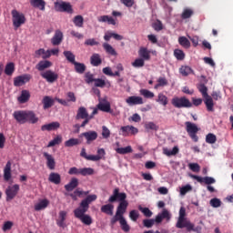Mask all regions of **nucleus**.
Segmentation results:
<instances>
[{
	"instance_id": "f257e3e1",
	"label": "nucleus",
	"mask_w": 233,
	"mask_h": 233,
	"mask_svg": "<svg viewBox=\"0 0 233 233\" xmlns=\"http://www.w3.org/2000/svg\"><path fill=\"white\" fill-rule=\"evenodd\" d=\"M120 201L116 208V214L118 216H125L127 208H128V201H127V193H120L119 187H116L113 191L112 197L108 198V203H116V201Z\"/></svg>"
},
{
	"instance_id": "f03ea898",
	"label": "nucleus",
	"mask_w": 233,
	"mask_h": 233,
	"mask_svg": "<svg viewBox=\"0 0 233 233\" xmlns=\"http://www.w3.org/2000/svg\"><path fill=\"white\" fill-rule=\"evenodd\" d=\"M197 88L200 94H202V97L204 99V103L206 105V108L208 112H214V100L212 96L208 94V87L205 86V84H198Z\"/></svg>"
},
{
	"instance_id": "7ed1b4c3",
	"label": "nucleus",
	"mask_w": 233,
	"mask_h": 233,
	"mask_svg": "<svg viewBox=\"0 0 233 233\" xmlns=\"http://www.w3.org/2000/svg\"><path fill=\"white\" fill-rule=\"evenodd\" d=\"M88 212V209L84 208H76L74 210V216L76 218V219H79L81 223L84 225H86L87 227H90L94 223V220L92 219V217L88 214H86Z\"/></svg>"
},
{
	"instance_id": "20e7f679",
	"label": "nucleus",
	"mask_w": 233,
	"mask_h": 233,
	"mask_svg": "<svg viewBox=\"0 0 233 233\" xmlns=\"http://www.w3.org/2000/svg\"><path fill=\"white\" fill-rule=\"evenodd\" d=\"M186 131L187 132L189 137L194 141V143H198L199 141V137H198V133L199 132V127L192 122H185Z\"/></svg>"
},
{
	"instance_id": "39448f33",
	"label": "nucleus",
	"mask_w": 233,
	"mask_h": 233,
	"mask_svg": "<svg viewBox=\"0 0 233 233\" xmlns=\"http://www.w3.org/2000/svg\"><path fill=\"white\" fill-rule=\"evenodd\" d=\"M171 105H173L175 108H192V102L185 96H176L172 98Z\"/></svg>"
},
{
	"instance_id": "423d86ee",
	"label": "nucleus",
	"mask_w": 233,
	"mask_h": 233,
	"mask_svg": "<svg viewBox=\"0 0 233 233\" xmlns=\"http://www.w3.org/2000/svg\"><path fill=\"white\" fill-rule=\"evenodd\" d=\"M116 221H119L121 229L124 232H130V226L127 222V219L124 216L118 215L117 213L115 214V216L110 220V225L114 227L116 223Z\"/></svg>"
},
{
	"instance_id": "0eeeda50",
	"label": "nucleus",
	"mask_w": 233,
	"mask_h": 233,
	"mask_svg": "<svg viewBox=\"0 0 233 233\" xmlns=\"http://www.w3.org/2000/svg\"><path fill=\"white\" fill-rule=\"evenodd\" d=\"M11 14L13 17V25L15 26V30L26 23V17H25L23 13H19V11L14 9Z\"/></svg>"
},
{
	"instance_id": "6e6552de",
	"label": "nucleus",
	"mask_w": 233,
	"mask_h": 233,
	"mask_svg": "<svg viewBox=\"0 0 233 233\" xmlns=\"http://www.w3.org/2000/svg\"><path fill=\"white\" fill-rule=\"evenodd\" d=\"M55 10L56 12H64L66 14H74V8L72 5L68 2H56L55 3Z\"/></svg>"
},
{
	"instance_id": "1a4fd4ad",
	"label": "nucleus",
	"mask_w": 233,
	"mask_h": 233,
	"mask_svg": "<svg viewBox=\"0 0 233 233\" xmlns=\"http://www.w3.org/2000/svg\"><path fill=\"white\" fill-rule=\"evenodd\" d=\"M176 227L177 228H186L187 232H196V228H194V223H191L188 218H177Z\"/></svg>"
},
{
	"instance_id": "9d476101",
	"label": "nucleus",
	"mask_w": 233,
	"mask_h": 233,
	"mask_svg": "<svg viewBox=\"0 0 233 233\" xmlns=\"http://www.w3.org/2000/svg\"><path fill=\"white\" fill-rule=\"evenodd\" d=\"M43 79H46L47 83H56L59 79V75L53 70H46L40 74Z\"/></svg>"
},
{
	"instance_id": "9b49d317",
	"label": "nucleus",
	"mask_w": 233,
	"mask_h": 233,
	"mask_svg": "<svg viewBox=\"0 0 233 233\" xmlns=\"http://www.w3.org/2000/svg\"><path fill=\"white\" fill-rule=\"evenodd\" d=\"M120 131L122 132V136H124V137H128V136H136V134L139 133V129L134 126L121 127Z\"/></svg>"
},
{
	"instance_id": "f8f14e48",
	"label": "nucleus",
	"mask_w": 233,
	"mask_h": 233,
	"mask_svg": "<svg viewBox=\"0 0 233 233\" xmlns=\"http://www.w3.org/2000/svg\"><path fill=\"white\" fill-rule=\"evenodd\" d=\"M18 192L19 185L15 184L12 187H8L5 190L6 201H12L17 196Z\"/></svg>"
},
{
	"instance_id": "ddd939ff",
	"label": "nucleus",
	"mask_w": 233,
	"mask_h": 233,
	"mask_svg": "<svg viewBox=\"0 0 233 233\" xmlns=\"http://www.w3.org/2000/svg\"><path fill=\"white\" fill-rule=\"evenodd\" d=\"M32 79V76L25 74L14 78V86H23Z\"/></svg>"
},
{
	"instance_id": "4468645a",
	"label": "nucleus",
	"mask_w": 233,
	"mask_h": 233,
	"mask_svg": "<svg viewBox=\"0 0 233 233\" xmlns=\"http://www.w3.org/2000/svg\"><path fill=\"white\" fill-rule=\"evenodd\" d=\"M189 177H192V179H196L198 183H205V185H214L216 183V179L212 177H199L197 175H189Z\"/></svg>"
},
{
	"instance_id": "2eb2a0df",
	"label": "nucleus",
	"mask_w": 233,
	"mask_h": 233,
	"mask_svg": "<svg viewBox=\"0 0 233 233\" xmlns=\"http://www.w3.org/2000/svg\"><path fill=\"white\" fill-rule=\"evenodd\" d=\"M96 199H97V195L87 196L86 198H84L80 202L78 208H86L88 210V208H90V203H92L93 201H96Z\"/></svg>"
},
{
	"instance_id": "dca6fc26",
	"label": "nucleus",
	"mask_w": 233,
	"mask_h": 233,
	"mask_svg": "<svg viewBox=\"0 0 233 233\" xmlns=\"http://www.w3.org/2000/svg\"><path fill=\"white\" fill-rule=\"evenodd\" d=\"M80 137H85L86 141V145H91L93 141H96V139H97V132L96 131L84 132L80 135Z\"/></svg>"
},
{
	"instance_id": "f3484780",
	"label": "nucleus",
	"mask_w": 233,
	"mask_h": 233,
	"mask_svg": "<svg viewBox=\"0 0 233 233\" xmlns=\"http://www.w3.org/2000/svg\"><path fill=\"white\" fill-rule=\"evenodd\" d=\"M13 117L15 119L16 123L20 125H25L26 117V110H17L13 113Z\"/></svg>"
},
{
	"instance_id": "a211bd4d",
	"label": "nucleus",
	"mask_w": 233,
	"mask_h": 233,
	"mask_svg": "<svg viewBox=\"0 0 233 233\" xmlns=\"http://www.w3.org/2000/svg\"><path fill=\"white\" fill-rule=\"evenodd\" d=\"M43 156L45 159L46 160V167L49 168V170H55L56 169V158H54V156H52L48 152H44Z\"/></svg>"
},
{
	"instance_id": "6ab92c4d",
	"label": "nucleus",
	"mask_w": 233,
	"mask_h": 233,
	"mask_svg": "<svg viewBox=\"0 0 233 233\" xmlns=\"http://www.w3.org/2000/svg\"><path fill=\"white\" fill-rule=\"evenodd\" d=\"M39 121V117L35 115V112L32 110H25V123L35 125Z\"/></svg>"
},
{
	"instance_id": "aec40b11",
	"label": "nucleus",
	"mask_w": 233,
	"mask_h": 233,
	"mask_svg": "<svg viewBox=\"0 0 233 233\" xmlns=\"http://www.w3.org/2000/svg\"><path fill=\"white\" fill-rule=\"evenodd\" d=\"M61 43H63V32L56 30L54 36L51 38V44L53 46H59Z\"/></svg>"
},
{
	"instance_id": "412c9836",
	"label": "nucleus",
	"mask_w": 233,
	"mask_h": 233,
	"mask_svg": "<svg viewBox=\"0 0 233 233\" xmlns=\"http://www.w3.org/2000/svg\"><path fill=\"white\" fill-rule=\"evenodd\" d=\"M126 103L129 105V106H134L136 105H143V97L132 96L126 99Z\"/></svg>"
},
{
	"instance_id": "4be33fe9",
	"label": "nucleus",
	"mask_w": 233,
	"mask_h": 233,
	"mask_svg": "<svg viewBox=\"0 0 233 233\" xmlns=\"http://www.w3.org/2000/svg\"><path fill=\"white\" fill-rule=\"evenodd\" d=\"M170 212L167 209H163L161 213L157 215L156 218L154 219L155 223H162L164 219L170 221Z\"/></svg>"
},
{
	"instance_id": "5701e85b",
	"label": "nucleus",
	"mask_w": 233,
	"mask_h": 233,
	"mask_svg": "<svg viewBox=\"0 0 233 233\" xmlns=\"http://www.w3.org/2000/svg\"><path fill=\"white\" fill-rule=\"evenodd\" d=\"M61 127V124L59 122H52L49 124L43 125L41 127L42 132H52V130H57Z\"/></svg>"
},
{
	"instance_id": "b1692460",
	"label": "nucleus",
	"mask_w": 233,
	"mask_h": 233,
	"mask_svg": "<svg viewBox=\"0 0 233 233\" xmlns=\"http://www.w3.org/2000/svg\"><path fill=\"white\" fill-rule=\"evenodd\" d=\"M17 101L21 105L28 103V101H30V91L26 89L22 90L20 96L17 97Z\"/></svg>"
},
{
	"instance_id": "393cba45",
	"label": "nucleus",
	"mask_w": 233,
	"mask_h": 233,
	"mask_svg": "<svg viewBox=\"0 0 233 233\" xmlns=\"http://www.w3.org/2000/svg\"><path fill=\"white\" fill-rule=\"evenodd\" d=\"M4 179L5 181H10L12 179V162L7 161L4 168Z\"/></svg>"
},
{
	"instance_id": "a878e982",
	"label": "nucleus",
	"mask_w": 233,
	"mask_h": 233,
	"mask_svg": "<svg viewBox=\"0 0 233 233\" xmlns=\"http://www.w3.org/2000/svg\"><path fill=\"white\" fill-rule=\"evenodd\" d=\"M98 110H101V112H107L109 114H112V109L110 106V102L106 100L100 101L97 105Z\"/></svg>"
},
{
	"instance_id": "bb28decb",
	"label": "nucleus",
	"mask_w": 233,
	"mask_h": 233,
	"mask_svg": "<svg viewBox=\"0 0 233 233\" xmlns=\"http://www.w3.org/2000/svg\"><path fill=\"white\" fill-rule=\"evenodd\" d=\"M100 210L103 214H106V216H114V205L112 202L102 206Z\"/></svg>"
},
{
	"instance_id": "cd10ccee",
	"label": "nucleus",
	"mask_w": 233,
	"mask_h": 233,
	"mask_svg": "<svg viewBox=\"0 0 233 233\" xmlns=\"http://www.w3.org/2000/svg\"><path fill=\"white\" fill-rule=\"evenodd\" d=\"M79 186V179L73 177L70 182L65 186L66 192H72L75 188Z\"/></svg>"
},
{
	"instance_id": "c85d7f7f",
	"label": "nucleus",
	"mask_w": 233,
	"mask_h": 233,
	"mask_svg": "<svg viewBox=\"0 0 233 233\" xmlns=\"http://www.w3.org/2000/svg\"><path fill=\"white\" fill-rule=\"evenodd\" d=\"M138 56L144 61H150V50L147 47H140L138 50Z\"/></svg>"
},
{
	"instance_id": "c756f323",
	"label": "nucleus",
	"mask_w": 233,
	"mask_h": 233,
	"mask_svg": "<svg viewBox=\"0 0 233 233\" xmlns=\"http://www.w3.org/2000/svg\"><path fill=\"white\" fill-rule=\"evenodd\" d=\"M35 57L42 59H49L50 57V50H45V48H40L35 52Z\"/></svg>"
},
{
	"instance_id": "7c9ffc66",
	"label": "nucleus",
	"mask_w": 233,
	"mask_h": 233,
	"mask_svg": "<svg viewBox=\"0 0 233 233\" xmlns=\"http://www.w3.org/2000/svg\"><path fill=\"white\" fill-rule=\"evenodd\" d=\"M103 63V60L101 59V55L95 53L90 57V64L92 66H99Z\"/></svg>"
},
{
	"instance_id": "2f4dec72",
	"label": "nucleus",
	"mask_w": 233,
	"mask_h": 233,
	"mask_svg": "<svg viewBox=\"0 0 233 233\" xmlns=\"http://www.w3.org/2000/svg\"><path fill=\"white\" fill-rule=\"evenodd\" d=\"M30 5L34 6V8H38L45 12V6H46V2L45 0H30Z\"/></svg>"
},
{
	"instance_id": "473e14b6",
	"label": "nucleus",
	"mask_w": 233,
	"mask_h": 233,
	"mask_svg": "<svg viewBox=\"0 0 233 233\" xmlns=\"http://www.w3.org/2000/svg\"><path fill=\"white\" fill-rule=\"evenodd\" d=\"M65 221H66V211H60L58 214V219L56 220V225L61 228H65Z\"/></svg>"
},
{
	"instance_id": "72a5a7b5",
	"label": "nucleus",
	"mask_w": 233,
	"mask_h": 233,
	"mask_svg": "<svg viewBox=\"0 0 233 233\" xmlns=\"http://www.w3.org/2000/svg\"><path fill=\"white\" fill-rule=\"evenodd\" d=\"M90 117V116L88 115V111H86V107H79L76 113V119H86Z\"/></svg>"
},
{
	"instance_id": "f704fd0d",
	"label": "nucleus",
	"mask_w": 233,
	"mask_h": 233,
	"mask_svg": "<svg viewBox=\"0 0 233 233\" xmlns=\"http://www.w3.org/2000/svg\"><path fill=\"white\" fill-rule=\"evenodd\" d=\"M52 66V62L48 60H42L36 65V69L39 72H43V70H46V68H50Z\"/></svg>"
},
{
	"instance_id": "c9c22d12",
	"label": "nucleus",
	"mask_w": 233,
	"mask_h": 233,
	"mask_svg": "<svg viewBox=\"0 0 233 233\" xmlns=\"http://www.w3.org/2000/svg\"><path fill=\"white\" fill-rule=\"evenodd\" d=\"M97 21L99 23H108L109 25H113V26H116V20L112 16L101 15L97 18Z\"/></svg>"
},
{
	"instance_id": "e433bc0d",
	"label": "nucleus",
	"mask_w": 233,
	"mask_h": 233,
	"mask_svg": "<svg viewBox=\"0 0 233 233\" xmlns=\"http://www.w3.org/2000/svg\"><path fill=\"white\" fill-rule=\"evenodd\" d=\"M42 103L44 105V110H47V108H52V106H54V99L48 96H44Z\"/></svg>"
},
{
	"instance_id": "4c0bfd02",
	"label": "nucleus",
	"mask_w": 233,
	"mask_h": 233,
	"mask_svg": "<svg viewBox=\"0 0 233 233\" xmlns=\"http://www.w3.org/2000/svg\"><path fill=\"white\" fill-rule=\"evenodd\" d=\"M73 23L77 28H83V25L85 24V18H83V15H77L73 18Z\"/></svg>"
},
{
	"instance_id": "58836bf2",
	"label": "nucleus",
	"mask_w": 233,
	"mask_h": 233,
	"mask_svg": "<svg viewBox=\"0 0 233 233\" xmlns=\"http://www.w3.org/2000/svg\"><path fill=\"white\" fill-rule=\"evenodd\" d=\"M48 181H50V183H54L55 185H59V183H61V175L58 173H50Z\"/></svg>"
},
{
	"instance_id": "ea45409f",
	"label": "nucleus",
	"mask_w": 233,
	"mask_h": 233,
	"mask_svg": "<svg viewBox=\"0 0 233 233\" xmlns=\"http://www.w3.org/2000/svg\"><path fill=\"white\" fill-rule=\"evenodd\" d=\"M73 65L75 66V70L76 74H85L86 70V66H85V64L79 63V62H74Z\"/></svg>"
},
{
	"instance_id": "a19ab883",
	"label": "nucleus",
	"mask_w": 233,
	"mask_h": 233,
	"mask_svg": "<svg viewBox=\"0 0 233 233\" xmlns=\"http://www.w3.org/2000/svg\"><path fill=\"white\" fill-rule=\"evenodd\" d=\"M49 203L50 202L48 201V199L46 198L42 199L39 203L35 205V210L36 211L43 210L46 208V207H48Z\"/></svg>"
},
{
	"instance_id": "79ce46f5",
	"label": "nucleus",
	"mask_w": 233,
	"mask_h": 233,
	"mask_svg": "<svg viewBox=\"0 0 233 233\" xmlns=\"http://www.w3.org/2000/svg\"><path fill=\"white\" fill-rule=\"evenodd\" d=\"M15 72V65L13 62L7 63L5 68V76H12Z\"/></svg>"
},
{
	"instance_id": "37998d69",
	"label": "nucleus",
	"mask_w": 233,
	"mask_h": 233,
	"mask_svg": "<svg viewBox=\"0 0 233 233\" xmlns=\"http://www.w3.org/2000/svg\"><path fill=\"white\" fill-rule=\"evenodd\" d=\"M103 48L109 56H117V52L116 51V49H114L112 46H110V44L104 43Z\"/></svg>"
},
{
	"instance_id": "c03bdc74",
	"label": "nucleus",
	"mask_w": 233,
	"mask_h": 233,
	"mask_svg": "<svg viewBox=\"0 0 233 233\" xmlns=\"http://www.w3.org/2000/svg\"><path fill=\"white\" fill-rule=\"evenodd\" d=\"M77 145H81V141L78 138H69L65 142V147H77Z\"/></svg>"
},
{
	"instance_id": "a18cd8bd",
	"label": "nucleus",
	"mask_w": 233,
	"mask_h": 233,
	"mask_svg": "<svg viewBox=\"0 0 233 233\" xmlns=\"http://www.w3.org/2000/svg\"><path fill=\"white\" fill-rule=\"evenodd\" d=\"M63 54L69 63H71L72 65L76 63V55L72 53V51H64Z\"/></svg>"
},
{
	"instance_id": "49530a36",
	"label": "nucleus",
	"mask_w": 233,
	"mask_h": 233,
	"mask_svg": "<svg viewBox=\"0 0 233 233\" xmlns=\"http://www.w3.org/2000/svg\"><path fill=\"white\" fill-rule=\"evenodd\" d=\"M178 44L180 46H183V48H188L190 46V40L187 38V36H179Z\"/></svg>"
},
{
	"instance_id": "de8ad7c7",
	"label": "nucleus",
	"mask_w": 233,
	"mask_h": 233,
	"mask_svg": "<svg viewBox=\"0 0 233 233\" xmlns=\"http://www.w3.org/2000/svg\"><path fill=\"white\" fill-rule=\"evenodd\" d=\"M194 15V10L190 8H185L180 15L181 19H190Z\"/></svg>"
},
{
	"instance_id": "09e8293b",
	"label": "nucleus",
	"mask_w": 233,
	"mask_h": 233,
	"mask_svg": "<svg viewBox=\"0 0 233 233\" xmlns=\"http://www.w3.org/2000/svg\"><path fill=\"white\" fill-rule=\"evenodd\" d=\"M157 103L163 105V106H167L168 105V97L163 95V93L158 94Z\"/></svg>"
},
{
	"instance_id": "8fccbe9b",
	"label": "nucleus",
	"mask_w": 233,
	"mask_h": 233,
	"mask_svg": "<svg viewBox=\"0 0 233 233\" xmlns=\"http://www.w3.org/2000/svg\"><path fill=\"white\" fill-rule=\"evenodd\" d=\"M116 152L117 154H122V155H125V154H132L133 152V149H132V147L131 146H127L126 147H117L116 149Z\"/></svg>"
},
{
	"instance_id": "3c124183",
	"label": "nucleus",
	"mask_w": 233,
	"mask_h": 233,
	"mask_svg": "<svg viewBox=\"0 0 233 233\" xmlns=\"http://www.w3.org/2000/svg\"><path fill=\"white\" fill-rule=\"evenodd\" d=\"M179 72L182 76H190L192 74L193 70L191 66H182L179 69Z\"/></svg>"
},
{
	"instance_id": "603ef678",
	"label": "nucleus",
	"mask_w": 233,
	"mask_h": 233,
	"mask_svg": "<svg viewBox=\"0 0 233 233\" xmlns=\"http://www.w3.org/2000/svg\"><path fill=\"white\" fill-rule=\"evenodd\" d=\"M144 128L148 132L149 130H155L157 131L159 130V127H157V125H156V123L154 122H147L144 125Z\"/></svg>"
},
{
	"instance_id": "864d4df0",
	"label": "nucleus",
	"mask_w": 233,
	"mask_h": 233,
	"mask_svg": "<svg viewBox=\"0 0 233 233\" xmlns=\"http://www.w3.org/2000/svg\"><path fill=\"white\" fill-rule=\"evenodd\" d=\"M218 141V137L214 135L213 133H208L206 136V143H208V145H214Z\"/></svg>"
},
{
	"instance_id": "5fc2aeb1",
	"label": "nucleus",
	"mask_w": 233,
	"mask_h": 233,
	"mask_svg": "<svg viewBox=\"0 0 233 233\" xmlns=\"http://www.w3.org/2000/svg\"><path fill=\"white\" fill-rule=\"evenodd\" d=\"M80 156L81 157H84V159H86L87 161H94V159H97V157H94V155H87L86 149H85V147L82 148Z\"/></svg>"
},
{
	"instance_id": "6e6d98bb",
	"label": "nucleus",
	"mask_w": 233,
	"mask_h": 233,
	"mask_svg": "<svg viewBox=\"0 0 233 233\" xmlns=\"http://www.w3.org/2000/svg\"><path fill=\"white\" fill-rule=\"evenodd\" d=\"M174 56L176 59H177V61H183V59H185V52H183L181 49H175Z\"/></svg>"
},
{
	"instance_id": "4d7b16f0",
	"label": "nucleus",
	"mask_w": 233,
	"mask_h": 233,
	"mask_svg": "<svg viewBox=\"0 0 233 233\" xmlns=\"http://www.w3.org/2000/svg\"><path fill=\"white\" fill-rule=\"evenodd\" d=\"M95 171L92 167H83L80 171V176H94Z\"/></svg>"
},
{
	"instance_id": "13d9d810",
	"label": "nucleus",
	"mask_w": 233,
	"mask_h": 233,
	"mask_svg": "<svg viewBox=\"0 0 233 233\" xmlns=\"http://www.w3.org/2000/svg\"><path fill=\"white\" fill-rule=\"evenodd\" d=\"M138 210H140V212H142V214L146 217V218H152L153 216V212L152 210H150V208H143V207H139Z\"/></svg>"
},
{
	"instance_id": "bf43d9fd",
	"label": "nucleus",
	"mask_w": 233,
	"mask_h": 233,
	"mask_svg": "<svg viewBox=\"0 0 233 233\" xmlns=\"http://www.w3.org/2000/svg\"><path fill=\"white\" fill-rule=\"evenodd\" d=\"M132 66H134V68H143V66H145V60L142 58H137L132 62Z\"/></svg>"
},
{
	"instance_id": "052dcab7",
	"label": "nucleus",
	"mask_w": 233,
	"mask_h": 233,
	"mask_svg": "<svg viewBox=\"0 0 233 233\" xmlns=\"http://www.w3.org/2000/svg\"><path fill=\"white\" fill-rule=\"evenodd\" d=\"M62 141H63V137L61 136H57L48 143L47 147L48 148L52 147H56V145H59Z\"/></svg>"
},
{
	"instance_id": "680f3d73",
	"label": "nucleus",
	"mask_w": 233,
	"mask_h": 233,
	"mask_svg": "<svg viewBox=\"0 0 233 233\" xmlns=\"http://www.w3.org/2000/svg\"><path fill=\"white\" fill-rule=\"evenodd\" d=\"M179 153V148L177 147H174L172 150H169L167 148H164V154L166 156H176Z\"/></svg>"
},
{
	"instance_id": "e2e57ef3",
	"label": "nucleus",
	"mask_w": 233,
	"mask_h": 233,
	"mask_svg": "<svg viewBox=\"0 0 233 233\" xmlns=\"http://www.w3.org/2000/svg\"><path fill=\"white\" fill-rule=\"evenodd\" d=\"M106 152H105L104 148H99L97 150V155H93L94 157H96V159H93V161H99L105 157Z\"/></svg>"
},
{
	"instance_id": "0e129e2a",
	"label": "nucleus",
	"mask_w": 233,
	"mask_h": 233,
	"mask_svg": "<svg viewBox=\"0 0 233 233\" xmlns=\"http://www.w3.org/2000/svg\"><path fill=\"white\" fill-rule=\"evenodd\" d=\"M129 218L131 219V221H137V219H139V211L133 209L129 212Z\"/></svg>"
},
{
	"instance_id": "69168bd1",
	"label": "nucleus",
	"mask_w": 233,
	"mask_h": 233,
	"mask_svg": "<svg viewBox=\"0 0 233 233\" xmlns=\"http://www.w3.org/2000/svg\"><path fill=\"white\" fill-rule=\"evenodd\" d=\"M140 94L141 96H144L147 99H152V97H154L155 96L154 93H152L148 89H141Z\"/></svg>"
},
{
	"instance_id": "338daca9",
	"label": "nucleus",
	"mask_w": 233,
	"mask_h": 233,
	"mask_svg": "<svg viewBox=\"0 0 233 233\" xmlns=\"http://www.w3.org/2000/svg\"><path fill=\"white\" fill-rule=\"evenodd\" d=\"M154 223H156L154 218H146L143 220V226L146 228H152V227H154Z\"/></svg>"
},
{
	"instance_id": "774afa93",
	"label": "nucleus",
	"mask_w": 233,
	"mask_h": 233,
	"mask_svg": "<svg viewBox=\"0 0 233 233\" xmlns=\"http://www.w3.org/2000/svg\"><path fill=\"white\" fill-rule=\"evenodd\" d=\"M188 167L192 170V172H199V170H201V167L198 163H189Z\"/></svg>"
}]
</instances>
